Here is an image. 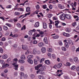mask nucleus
<instances>
[{
	"instance_id": "a18cd8bd",
	"label": "nucleus",
	"mask_w": 79,
	"mask_h": 79,
	"mask_svg": "<svg viewBox=\"0 0 79 79\" xmlns=\"http://www.w3.org/2000/svg\"><path fill=\"white\" fill-rule=\"evenodd\" d=\"M28 34L30 35H32V31H29Z\"/></svg>"
},
{
	"instance_id": "7ed1b4c3",
	"label": "nucleus",
	"mask_w": 79,
	"mask_h": 79,
	"mask_svg": "<svg viewBox=\"0 0 79 79\" xmlns=\"http://www.w3.org/2000/svg\"><path fill=\"white\" fill-rule=\"evenodd\" d=\"M40 53V52L39 51H37L36 48H34L32 50V53L34 55H35L36 54H39Z\"/></svg>"
},
{
	"instance_id": "bf43d9fd",
	"label": "nucleus",
	"mask_w": 79,
	"mask_h": 79,
	"mask_svg": "<svg viewBox=\"0 0 79 79\" xmlns=\"http://www.w3.org/2000/svg\"><path fill=\"white\" fill-rule=\"evenodd\" d=\"M0 52L1 53H3V48H0Z\"/></svg>"
},
{
	"instance_id": "e433bc0d",
	"label": "nucleus",
	"mask_w": 79,
	"mask_h": 79,
	"mask_svg": "<svg viewBox=\"0 0 79 79\" xmlns=\"http://www.w3.org/2000/svg\"><path fill=\"white\" fill-rule=\"evenodd\" d=\"M68 42L69 44H72V41L71 40H70V39H69L68 40Z\"/></svg>"
},
{
	"instance_id": "4d7b16f0",
	"label": "nucleus",
	"mask_w": 79,
	"mask_h": 79,
	"mask_svg": "<svg viewBox=\"0 0 79 79\" xmlns=\"http://www.w3.org/2000/svg\"><path fill=\"white\" fill-rule=\"evenodd\" d=\"M17 47H18V45H17V44H15L13 46V47L14 48H17Z\"/></svg>"
},
{
	"instance_id": "f8f14e48",
	"label": "nucleus",
	"mask_w": 79,
	"mask_h": 79,
	"mask_svg": "<svg viewBox=\"0 0 79 79\" xmlns=\"http://www.w3.org/2000/svg\"><path fill=\"white\" fill-rule=\"evenodd\" d=\"M3 59L5 60L8 58V56L6 54L3 55L2 56Z\"/></svg>"
},
{
	"instance_id": "dca6fc26",
	"label": "nucleus",
	"mask_w": 79,
	"mask_h": 79,
	"mask_svg": "<svg viewBox=\"0 0 79 79\" xmlns=\"http://www.w3.org/2000/svg\"><path fill=\"white\" fill-rule=\"evenodd\" d=\"M41 51L42 53H45L46 52V49L45 48L43 47L41 48Z\"/></svg>"
},
{
	"instance_id": "aec40b11",
	"label": "nucleus",
	"mask_w": 79,
	"mask_h": 79,
	"mask_svg": "<svg viewBox=\"0 0 79 79\" xmlns=\"http://www.w3.org/2000/svg\"><path fill=\"white\" fill-rule=\"evenodd\" d=\"M20 69L21 71H24V66L21 65L20 66Z\"/></svg>"
},
{
	"instance_id": "2f4dec72",
	"label": "nucleus",
	"mask_w": 79,
	"mask_h": 79,
	"mask_svg": "<svg viewBox=\"0 0 79 79\" xmlns=\"http://www.w3.org/2000/svg\"><path fill=\"white\" fill-rule=\"evenodd\" d=\"M22 48L23 50H27V47L25 46H22Z\"/></svg>"
},
{
	"instance_id": "f03ea898",
	"label": "nucleus",
	"mask_w": 79,
	"mask_h": 79,
	"mask_svg": "<svg viewBox=\"0 0 79 79\" xmlns=\"http://www.w3.org/2000/svg\"><path fill=\"white\" fill-rule=\"evenodd\" d=\"M35 58L37 59H35L34 60V62L35 64H38V62L37 61H40V57H39L38 56H36Z\"/></svg>"
},
{
	"instance_id": "5fc2aeb1",
	"label": "nucleus",
	"mask_w": 79,
	"mask_h": 79,
	"mask_svg": "<svg viewBox=\"0 0 79 79\" xmlns=\"http://www.w3.org/2000/svg\"><path fill=\"white\" fill-rule=\"evenodd\" d=\"M13 37H18V34H15L12 36Z\"/></svg>"
},
{
	"instance_id": "680f3d73",
	"label": "nucleus",
	"mask_w": 79,
	"mask_h": 79,
	"mask_svg": "<svg viewBox=\"0 0 79 79\" xmlns=\"http://www.w3.org/2000/svg\"><path fill=\"white\" fill-rule=\"evenodd\" d=\"M76 69L78 72H79V66L76 67Z\"/></svg>"
},
{
	"instance_id": "ea45409f",
	"label": "nucleus",
	"mask_w": 79,
	"mask_h": 79,
	"mask_svg": "<svg viewBox=\"0 0 79 79\" xmlns=\"http://www.w3.org/2000/svg\"><path fill=\"white\" fill-rule=\"evenodd\" d=\"M16 26L20 28L21 27V24H19V23H17Z\"/></svg>"
},
{
	"instance_id": "37998d69",
	"label": "nucleus",
	"mask_w": 79,
	"mask_h": 79,
	"mask_svg": "<svg viewBox=\"0 0 79 79\" xmlns=\"http://www.w3.org/2000/svg\"><path fill=\"white\" fill-rule=\"evenodd\" d=\"M40 72H41V74H43V73L42 72V71H41L40 69H39V70L37 71L36 72V73L37 74H39V73H40Z\"/></svg>"
},
{
	"instance_id": "20e7f679",
	"label": "nucleus",
	"mask_w": 79,
	"mask_h": 79,
	"mask_svg": "<svg viewBox=\"0 0 79 79\" xmlns=\"http://www.w3.org/2000/svg\"><path fill=\"white\" fill-rule=\"evenodd\" d=\"M60 19L61 20H64L65 19V14H63L59 16Z\"/></svg>"
},
{
	"instance_id": "338daca9",
	"label": "nucleus",
	"mask_w": 79,
	"mask_h": 79,
	"mask_svg": "<svg viewBox=\"0 0 79 79\" xmlns=\"http://www.w3.org/2000/svg\"><path fill=\"white\" fill-rule=\"evenodd\" d=\"M1 40L2 41H5V40H6V39H5V38L3 37L2 39Z\"/></svg>"
},
{
	"instance_id": "6e6552de",
	"label": "nucleus",
	"mask_w": 79,
	"mask_h": 79,
	"mask_svg": "<svg viewBox=\"0 0 79 79\" xmlns=\"http://www.w3.org/2000/svg\"><path fill=\"white\" fill-rule=\"evenodd\" d=\"M44 44L43 42H40L38 43V46H39V47H42L44 46Z\"/></svg>"
},
{
	"instance_id": "c03bdc74",
	"label": "nucleus",
	"mask_w": 79,
	"mask_h": 79,
	"mask_svg": "<svg viewBox=\"0 0 79 79\" xmlns=\"http://www.w3.org/2000/svg\"><path fill=\"white\" fill-rule=\"evenodd\" d=\"M0 63H1V64H4L5 63V62L3 60H0Z\"/></svg>"
},
{
	"instance_id": "774afa93",
	"label": "nucleus",
	"mask_w": 79,
	"mask_h": 79,
	"mask_svg": "<svg viewBox=\"0 0 79 79\" xmlns=\"http://www.w3.org/2000/svg\"><path fill=\"white\" fill-rule=\"evenodd\" d=\"M49 27L50 29H52V25L51 24H49Z\"/></svg>"
},
{
	"instance_id": "f3484780",
	"label": "nucleus",
	"mask_w": 79,
	"mask_h": 79,
	"mask_svg": "<svg viewBox=\"0 0 79 79\" xmlns=\"http://www.w3.org/2000/svg\"><path fill=\"white\" fill-rule=\"evenodd\" d=\"M45 64H46L49 65L50 64V61L49 60H46L45 61Z\"/></svg>"
},
{
	"instance_id": "6ab92c4d",
	"label": "nucleus",
	"mask_w": 79,
	"mask_h": 79,
	"mask_svg": "<svg viewBox=\"0 0 79 79\" xmlns=\"http://www.w3.org/2000/svg\"><path fill=\"white\" fill-rule=\"evenodd\" d=\"M20 59L23 60H26V57L25 56V55H22L20 57Z\"/></svg>"
},
{
	"instance_id": "864d4df0",
	"label": "nucleus",
	"mask_w": 79,
	"mask_h": 79,
	"mask_svg": "<svg viewBox=\"0 0 79 79\" xmlns=\"http://www.w3.org/2000/svg\"><path fill=\"white\" fill-rule=\"evenodd\" d=\"M49 21L50 22V23H49V24H54V22H53V21H52V20L49 19Z\"/></svg>"
},
{
	"instance_id": "4be33fe9",
	"label": "nucleus",
	"mask_w": 79,
	"mask_h": 79,
	"mask_svg": "<svg viewBox=\"0 0 79 79\" xmlns=\"http://www.w3.org/2000/svg\"><path fill=\"white\" fill-rule=\"evenodd\" d=\"M56 66L58 68H60L62 66V64L61 63H60L57 65Z\"/></svg>"
},
{
	"instance_id": "58836bf2",
	"label": "nucleus",
	"mask_w": 79,
	"mask_h": 79,
	"mask_svg": "<svg viewBox=\"0 0 79 79\" xmlns=\"http://www.w3.org/2000/svg\"><path fill=\"white\" fill-rule=\"evenodd\" d=\"M24 73L23 72H21L20 73V76L21 77H23L24 76Z\"/></svg>"
},
{
	"instance_id": "1a4fd4ad",
	"label": "nucleus",
	"mask_w": 79,
	"mask_h": 79,
	"mask_svg": "<svg viewBox=\"0 0 79 79\" xmlns=\"http://www.w3.org/2000/svg\"><path fill=\"white\" fill-rule=\"evenodd\" d=\"M43 27L44 29H47V24L45 23H43Z\"/></svg>"
},
{
	"instance_id": "0eeeda50",
	"label": "nucleus",
	"mask_w": 79,
	"mask_h": 79,
	"mask_svg": "<svg viewBox=\"0 0 79 79\" xmlns=\"http://www.w3.org/2000/svg\"><path fill=\"white\" fill-rule=\"evenodd\" d=\"M58 8H60V9H64V8H65L64 6H63L60 4H58Z\"/></svg>"
},
{
	"instance_id": "423d86ee",
	"label": "nucleus",
	"mask_w": 79,
	"mask_h": 79,
	"mask_svg": "<svg viewBox=\"0 0 79 79\" xmlns=\"http://www.w3.org/2000/svg\"><path fill=\"white\" fill-rule=\"evenodd\" d=\"M65 16L66 18H67V19H71L72 18V17L71 16V15L69 14L66 15Z\"/></svg>"
},
{
	"instance_id": "cd10ccee",
	"label": "nucleus",
	"mask_w": 79,
	"mask_h": 79,
	"mask_svg": "<svg viewBox=\"0 0 79 79\" xmlns=\"http://www.w3.org/2000/svg\"><path fill=\"white\" fill-rule=\"evenodd\" d=\"M15 16H19L20 15V13L18 12H16L15 13Z\"/></svg>"
},
{
	"instance_id": "412c9836",
	"label": "nucleus",
	"mask_w": 79,
	"mask_h": 79,
	"mask_svg": "<svg viewBox=\"0 0 79 79\" xmlns=\"http://www.w3.org/2000/svg\"><path fill=\"white\" fill-rule=\"evenodd\" d=\"M26 11L27 13H28V12H30V11H31V8L29 7L26 8Z\"/></svg>"
},
{
	"instance_id": "052dcab7",
	"label": "nucleus",
	"mask_w": 79,
	"mask_h": 79,
	"mask_svg": "<svg viewBox=\"0 0 79 79\" xmlns=\"http://www.w3.org/2000/svg\"><path fill=\"white\" fill-rule=\"evenodd\" d=\"M76 73L73 72L72 73V75L73 76H76Z\"/></svg>"
},
{
	"instance_id": "e2e57ef3",
	"label": "nucleus",
	"mask_w": 79,
	"mask_h": 79,
	"mask_svg": "<svg viewBox=\"0 0 79 79\" xmlns=\"http://www.w3.org/2000/svg\"><path fill=\"white\" fill-rule=\"evenodd\" d=\"M12 7L10 5H9L7 6L6 8H11V7Z\"/></svg>"
},
{
	"instance_id": "9d476101",
	"label": "nucleus",
	"mask_w": 79,
	"mask_h": 79,
	"mask_svg": "<svg viewBox=\"0 0 79 79\" xmlns=\"http://www.w3.org/2000/svg\"><path fill=\"white\" fill-rule=\"evenodd\" d=\"M75 63H78L79 62V60L77 57H76L74 58L73 59Z\"/></svg>"
},
{
	"instance_id": "13d9d810",
	"label": "nucleus",
	"mask_w": 79,
	"mask_h": 79,
	"mask_svg": "<svg viewBox=\"0 0 79 79\" xmlns=\"http://www.w3.org/2000/svg\"><path fill=\"white\" fill-rule=\"evenodd\" d=\"M36 8L37 10H39V8H40V6L39 5H37L36 6Z\"/></svg>"
},
{
	"instance_id": "72a5a7b5",
	"label": "nucleus",
	"mask_w": 79,
	"mask_h": 79,
	"mask_svg": "<svg viewBox=\"0 0 79 79\" xmlns=\"http://www.w3.org/2000/svg\"><path fill=\"white\" fill-rule=\"evenodd\" d=\"M65 46L66 47H67V48L69 47V45H68V43H67V42H65Z\"/></svg>"
},
{
	"instance_id": "c85d7f7f",
	"label": "nucleus",
	"mask_w": 79,
	"mask_h": 79,
	"mask_svg": "<svg viewBox=\"0 0 79 79\" xmlns=\"http://www.w3.org/2000/svg\"><path fill=\"white\" fill-rule=\"evenodd\" d=\"M35 27H39V22L36 23H35Z\"/></svg>"
},
{
	"instance_id": "a878e982",
	"label": "nucleus",
	"mask_w": 79,
	"mask_h": 79,
	"mask_svg": "<svg viewBox=\"0 0 79 79\" xmlns=\"http://www.w3.org/2000/svg\"><path fill=\"white\" fill-rule=\"evenodd\" d=\"M76 67L75 65H73L70 68V69L72 70H74L76 69Z\"/></svg>"
},
{
	"instance_id": "c9c22d12",
	"label": "nucleus",
	"mask_w": 79,
	"mask_h": 79,
	"mask_svg": "<svg viewBox=\"0 0 79 79\" xmlns=\"http://www.w3.org/2000/svg\"><path fill=\"white\" fill-rule=\"evenodd\" d=\"M32 43L33 44H37L38 43V42L36 40H34L33 41Z\"/></svg>"
},
{
	"instance_id": "603ef678",
	"label": "nucleus",
	"mask_w": 79,
	"mask_h": 79,
	"mask_svg": "<svg viewBox=\"0 0 79 79\" xmlns=\"http://www.w3.org/2000/svg\"><path fill=\"white\" fill-rule=\"evenodd\" d=\"M50 9V10H52V8H53V6H52V4H50L49 6Z\"/></svg>"
},
{
	"instance_id": "f704fd0d",
	"label": "nucleus",
	"mask_w": 79,
	"mask_h": 79,
	"mask_svg": "<svg viewBox=\"0 0 79 79\" xmlns=\"http://www.w3.org/2000/svg\"><path fill=\"white\" fill-rule=\"evenodd\" d=\"M48 52H52V49L51 48H49L48 49Z\"/></svg>"
},
{
	"instance_id": "8fccbe9b",
	"label": "nucleus",
	"mask_w": 79,
	"mask_h": 79,
	"mask_svg": "<svg viewBox=\"0 0 79 79\" xmlns=\"http://www.w3.org/2000/svg\"><path fill=\"white\" fill-rule=\"evenodd\" d=\"M3 29H4L5 30H8V27L6 26H4L3 27Z\"/></svg>"
},
{
	"instance_id": "49530a36",
	"label": "nucleus",
	"mask_w": 79,
	"mask_h": 79,
	"mask_svg": "<svg viewBox=\"0 0 79 79\" xmlns=\"http://www.w3.org/2000/svg\"><path fill=\"white\" fill-rule=\"evenodd\" d=\"M25 29H26V27L25 26V25H24L23 27H22L21 29L22 31H23V29L24 30H25Z\"/></svg>"
},
{
	"instance_id": "09e8293b",
	"label": "nucleus",
	"mask_w": 79,
	"mask_h": 79,
	"mask_svg": "<svg viewBox=\"0 0 79 79\" xmlns=\"http://www.w3.org/2000/svg\"><path fill=\"white\" fill-rule=\"evenodd\" d=\"M37 66H38V68H40L41 67H42V64H39L38 65H37Z\"/></svg>"
},
{
	"instance_id": "bb28decb",
	"label": "nucleus",
	"mask_w": 79,
	"mask_h": 79,
	"mask_svg": "<svg viewBox=\"0 0 79 79\" xmlns=\"http://www.w3.org/2000/svg\"><path fill=\"white\" fill-rule=\"evenodd\" d=\"M39 79H45V77L42 75L39 76Z\"/></svg>"
},
{
	"instance_id": "6e6d98bb",
	"label": "nucleus",
	"mask_w": 79,
	"mask_h": 79,
	"mask_svg": "<svg viewBox=\"0 0 79 79\" xmlns=\"http://www.w3.org/2000/svg\"><path fill=\"white\" fill-rule=\"evenodd\" d=\"M72 49L73 50H76V48L75 47V46H72Z\"/></svg>"
},
{
	"instance_id": "393cba45",
	"label": "nucleus",
	"mask_w": 79,
	"mask_h": 79,
	"mask_svg": "<svg viewBox=\"0 0 79 79\" xmlns=\"http://www.w3.org/2000/svg\"><path fill=\"white\" fill-rule=\"evenodd\" d=\"M61 49L63 51H66V48L64 46H62L61 47Z\"/></svg>"
},
{
	"instance_id": "4468645a",
	"label": "nucleus",
	"mask_w": 79,
	"mask_h": 79,
	"mask_svg": "<svg viewBox=\"0 0 79 79\" xmlns=\"http://www.w3.org/2000/svg\"><path fill=\"white\" fill-rule=\"evenodd\" d=\"M63 35H64V36H66V37H70V34L68 33H63Z\"/></svg>"
},
{
	"instance_id": "f257e3e1",
	"label": "nucleus",
	"mask_w": 79,
	"mask_h": 79,
	"mask_svg": "<svg viewBox=\"0 0 79 79\" xmlns=\"http://www.w3.org/2000/svg\"><path fill=\"white\" fill-rule=\"evenodd\" d=\"M14 61H15V63H13V65L15 68V70H18V65L16 64H17V62H18V59H14Z\"/></svg>"
},
{
	"instance_id": "5701e85b",
	"label": "nucleus",
	"mask_w": 79,
	"mask_h": 79,
	"mask_svg": "<svg viewBox=\"0 0 79 79\" xmlns=\"http://www.w3.org/2000/svg\"><path fill=\"white\" fill-rule=\"evenodd\" d=\"M33 56V55H29L27 56V58L28 59H31Z\"/></svg>"
},
{
	"instance_id": "39448f33",
	"label": "nucleus",
	"mask_w": 79,
	"mask_h": 79,
	"mask_svg": "<svg viewBox=\"0 0 79 79\" xmlns=\"http://www.w3.org/2000/svg\"><path fill=\"white\" fill-rule=\"evenodd\" d=\"M55 23H55V26L56 27H57V28H58V27H61V26H59V27L58 26V24H59V23H60V21L59 20H57V21H55Z\"/></svg>"
},
{
	"instance_id": "4c0bfd02",
	"label": "nucleus",
	"mask_w": 79,
	"mask_h": 79,
	"mask_svg": "<svg viewBox=\"0 0 79 79\" xmlns=\"http://www.w3.org/2000/svg\"><path fill=\"white\" fill-rule=\"evenodd\" d=\"M48 17L49 18H50L52 16V14H49L47 15Z\"/></svg>"
},
{
	"instance_id": "9b49d317",
	"label": "nucleus",
	"mask_w": 79,
	"mask_h": 79,
	"mask_svg": "<svg viewBox=\"0 0 79 79\" xmlns=\"http://www.w3.org/2000/svg\"><path fill=\"white\" fill-rule=\"evenodd\" d=\"M27 62L30 64H33V60L31 59H28L27 60Z\"/></svg>"
},
{
	"instance_id": "7c9ffc66",
	"label": "nucleus",
	"mask_w": 79,
	"mask_h": 79,
	"mask_svg": "<svg viewBox=\"0 0 79 79\" xmlns=\"http://www.w3.org/2000/svg\"><path fill=\"white\" fill-rule=\"evenodd\" d=\"M58 44H59L60 46H62L63 45V43L61 41H59L58 42Z\"/></svg>"
},
{
	"instance_id": "79ce46f5",
	"label": "nucleus",
	"mask_w": 79,
	"mask_h": 79,
	"mask_svg": "<svg viewBox=\"0 0 79 79\" xmlns=\"http://www.w3.org/2000/svg\"><path fill=\"white\" fill-rule=\"evenodd\" d=\"M30 52V50H27V51L25 52V55H27L28 53H29Z\"/></svg>"
},
{
	"instance_id": "69168bd1",
	"label": "nucleus",
	"mask_w": 79,
	"mask_h": 79,
	"mask_svg": "<svg viewBox=\"0 0 79 79\" xmlns=\"http://www.w3.org/2000/svg\"><path fill=\"white\" fill-rule=\"evenodd\" d=\"M23 77H24V78H27V77H28V76H27V75L25 74L23 76Z\"/></svg>"
},
{
	"instance_id": "de8ad7c7",
	"label": "nucleus",
	"mask_w": 79,
	"mask_h": 79,
	"mask_svg": "<svg viewBox=\"0 0 79 79\" xmlns=\"http://www.w3.org/2000/svg\"><path fill=\"white\" fill-rule=\"evenodd\" d=\"M43 7L44 9H46V8H47L46 5H43Z\"/></svg>"
},
{
	"instance_id": "2eb2a0df",
	"label": "nucleus",
	"mask_w": 79,
	"mask_h": 79,
	"mask_svg": "<svg viewBox=\"0 0 79 79\" xmlns=\"http://www.w3.org/2000/svg\"><path fill=\"white\" fill-rule=\"evenodd\" d=\"M66 31L67 32H71V29L70 28H67L66 29Z\"/></svg>"
},
{
	"instance_id": "c756f323",
	"label": "nucleus",
	"mask_w": 79,
	"mask_h": 79,
	"mask_svg": "<svg viewBox=\"0 0 79 79\" xmlns=\"http://www.w3.org/2000/svg\"><path fill=\"white\" fill-rule=\"evenodd\" d=\"M18 73L17 72H15L14 73V77H16L18 76Z\"/></svg>"
},
{
	"instance_id": "ddd939ff",
	"label": "nucleus",
	"mask_w": 79,
	"mask_h": 79,
	"mask_svg": "<svg viewBox=\"0 0 79 79\" xmlns=\"http://www.w3.org/2000/svg\"><path fill=\"white\" fill-rule=\"evenodd\" d=\"M31 14L30 12H29L28 13H26L25 15H23V18H25V17H26L27 15H29Z\"/></svg>"
},
{
	"instance_id": "3c124183",
	"label": "nucleus",
	"mask_w": 79,
	"mask_h": 79,
	"mask_svg": "<svg viewBox=\"0 0 79 79\" xmlns=\"http://www.w3.org/2000/svg\"><path fill=\"white\" fill-rule=\"evenodd\" d=\"M35 70H39V68L37 66H35Z\"/></svg>"
},
{
	"instance_id": "a211bd4d",
	"label": "nucleus",
	"mask_w": 79,
	"mask_h": 79,
	"mask_svg": "<svg viewBox=\"0 0 79 79\" xmlns=\"http://www.w3.org/2000/svg\"><path fill=\"white\" fill-rule=\"evenodd\" d=\"M44 41L46 44H48V40H47V37H45L44 38Z\"/></svg>"
},
{
	"instance_id": "473e14b6",
	"label": "nucleus",
	"mask_w": 79,
	"mask_h": 79,
	"mask_svg": "<svg viewBox=\"0 0 79 79\" xmlns=\"http://www.w3.org/2000/svg\"><path fill=\"white\" fill-rule=\"evenodd\" d=\"M58 37H59L58 36V35H56V36H52V38L53 39H58Z\"/></svg>"
},
{
	"instance_id": "0e129e2a",
	"label": "nucleus",
	"mask_w": 79,
	"mask_h": 79,
	"mask_svg": "<svg viewBox=\"0 0 79 79\" xmlns=\"http://www.w3.org/2000/svg\"><path fill=\"white\" fill-rule=\"evenodd\" d=\"M64 78L65 79H69V77L67 76H64Z\"/></svg>"
},
{
	"instance_id": "a19ab883",
	"label": "nucleus",
	"mask_w": 79,
	"mask_h": 79,
	"mask_svg": "<svg viewBox=\"0 0 79 79\" xmlns=\"http://www.w3.org/2000/svg\"><path fill=\"white\" fill-rule=\"evenodd\" d=\"M76 25H77V23L76 22H74L73 23L72 26L73 27H75Z\"/></svg>"
},
{
	"instance_id": "b1692460",
	"label": "nucleus",
	"mask_w": 79,
	"mask_h": 79,
	"mask_svg": "<svg viewBox=\"0 0 79 79\" xmlns=\"http://www.w3.org/2000/svg\"><path fill=\"white\" fill-rule=\"evenodd\" d=\"M30 77L32 79H34L35 77V75L33 74H31L30 75Z\"/></svg>"
}]
</instances>
